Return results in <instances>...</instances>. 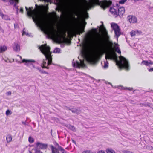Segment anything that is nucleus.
Listing matches in <instances>:
<instances>
[{
  "instance_id": "1",
  "label": "nucleus",
  "mask_w": 153,
  "mask_h": 153,
  "mask_svg": "<svg viewBox=\"0 0 153 153\" xmlns=\"http://www.w3.org/2000/svg\"><path fill=\"white\" fill-rule=\"evenodd\" d=\"M28 16L33 17V21L36 22L38 25L41 29L45 31L46 34L52 38L59 40L61 36L57 33L56 31L53 27H49L46 23L41 18L40 15L37 12L29 11L27 7H25Z\"/></svg>"
},
{
  "instance_id": "2",
  "label": "nucleus",
  "mask_w": 153,
  "mask_h": 153,
  "mask_svg": "<svg viewBox=\"0 0 153 153\" xmlns=\"http://www.w3.org/2000/svg\"><path fill=\"white\" fill-rule=\"evenodd\" d=\"M101 22L102 23L101 27L103 37L98 41L92 40V42L93 45L97 46L99 49L104 51L107 48H112L113 44L112 42L109 40L110 37L106 29L103 26V22Z\"/></svg>"
},
{
  "instance_id": "3",
  "label": "nucleus",
  "mask_w": 153,
  "mask_h": 153,
  "mask_svg": "<svg viewBox=\"0 0 153 153\" xmlns=\"http://www.w3.org/2000/svg\"><path fill=\"white\" fill-rule=\"evenodd\" d=\"M81 57L83 59H80V62L75 61L74 59L72 61V65L74 67L80 68V67H84L85 66L84 63V59H87L88 60L92 63H95L97 59L99 54L98 52L95 51H93L88 55L87 52L85 51L82 50L80 52Z\"/></svg>"
},
{
  "instance_id": "4",
  "label": "nucleus",
  "mask_w": 153,
  "mask_h": 153,
  "mask_svg": "<svg viewBox=\"0 0 153 153\" xmlns=\"http://www.w3.org/2000/svg\"><path fill=\"white\" fill-rule=\"evenodd\" d=\"M105 58L107 59L113 60L117 62L120 68H125L128 70L129 69V65L128 61L126 59L122 56L119 57L120 60H117V57L116 53L113 51H110L106 54Z\"/></svg>"
},
{
  "instance_id": "5",
  "label": "nucleus",
  "mask_w": 153,
  "mask_h": 153,
  "mask_svg": "<svg viewBox=\"0 0 153 153\" xmlns=\"http://www.w3.org/2000/svg\"><path fill=\"white\" fill-rule=\"evenodd\" d=\"M39 49L41 52L45 56L46 61L47 60L48 61V62L47 63L44 59L42 67L43 68L49 69V68L47 67V66L52 64V56L51 55V53L50 51V48L49 47L47 46L46 44H45L40 46Z\"/></svg>"
},
{
  "instance_id": "6",
  "label": "nucleus",
  "mask_w": 153,
  "mask_h": 153,
  "mask_svg": "<svg viewBox=\"0 0 153 153\" xmlns=\"http://www.w3.org/2000/svg\"><path fill=\"white\" fill-rule=\"evenodd\" d=\"M111 4L112 1L110 0H103L101 1H100L99 0H91V2L90 3L86 1L84 7L85 10H88L94 5H98L105 9L109 6Z\"/></svg>"
},
{
  "instance_id": "7",
  "label": "nucleus",
  "mask_w": 153,
  "mask_h": 153,
  "mask_svg": "<svg viewBox=\"0 0 153 153\" xmlns=\"http://www.w3.org/2000/svg\"><path fill=\"white\" fill-rule=\"evenodd\" d=\"M72 12L75 15L82 18L84 20L83 22L85 23L84 26H85L86 23L85 22V19H87L88 17V13L87 12L85 11L83 13H81L78 11H74Z\"/></svg>"
},
{
  "instance_id": "8",
  "label": "nucleus",
  "mask_w": 153,
  "mask_h": 153,
  "mask_svg": "<svg viewBox=\"0 0 153 153\" xmlns=\"http://www.w3.org/2000/svg\"><path fill=\"white\" fill-rule=\"evenodd\" d=\"M111 26L114 31L115 36L118 38L121 34V32L119 26L117 24L114 23H111Z\"/></svg>"
},
{
  "instance_id": "9",
  "label": "nucleus",
  "mask_w": 153,
  "mask_h": 153,
  "mask_svg": "<svg viewBox=\"0 0 153 153\" xmlns=\"http://www.w3.org/2000/svg\"><path fill=\"white\" fill-rule=\"evenodd\" d=\"M13 48L14 51L16 52L19 51L20 50V44L19 42H14L13 45Z\"/></svg>"
},
{
  "instance_id": "10",
  "label": "nucleus",
  "mask_w": 153,
  "mask_h": 153,
  "mask_svg": "<svg viewBox=\"0 0 153 153\" xmlns=\"http://www.w3.org/2000/svg\"><path fill=\"white\" fill-rule=\"evenodd\" d=\"M68 110L71 111L74 113L79 114L81 112V110L79 108H68Z\"/></svg>"
},
{
  "instance_id": "11",
  "label": "nucleus",
  "mask_w": 153,
  "mask_h": 153,
  "mask_svg": "<svg viewBox=\"0 0 153 153\" xmlns=\"http://www.w3.org/2000/svg\"><path fill=\"white\" fill-rule=\"evenodd\" d=\"M128 20L131 23H134L137 22V19L134 16H129L128 17Z\"/></svg>"
},
{
  "instance_id": "12",
  "label": "nucleus",
  "mask_w": 153,
  "mask_h": 153,
  "mask_svg": "<svg viewBox=\"0 0 153 153\" xmlns=\"http://www.w3.org/2000/svg\"><path fill=\"white\" fill-rule=\"evenodd\" d=\"M36 145L38 147L42 149H46L47 147V144L42 143L39 142H37Z\"/></svg>"
},
{
  "instance_id": "13",
  "label": "nucleus",
  "mask_w": 153,
  "mask_h": 153,
  "mask_svg": "<svg viewBox=\"0 0 153 153\" xmlns=\"http://www.w3.org/2000/svg\"><path fill=\"white\" fill-rule=\"evenodd\" d=\"M124 8L123 7H120L118 9L117 15L118 14L119 16H121L124 13Z\"/></svg>"
},
{
  "instance_id": "14",
  "label": "nucleus",
  "mask_w": 153,
  "mask_h": 153,
  "mask_svg": "<svg viewBox=\"0 0 153 153\" xmlns=\"http://www.w3.org/2000/svg\"><path fill=\"white\" fill-rule=\"evenodd\" d=\"M153 64V62L150 60H143L141 63V65L143 64L146 66H149L150 65H152Z\"/></svg>"
},
{
  "instance_id": "15",
  "label": "nucleus",
  "mask_w": 153,
  "mask_h": 153,
  "mask_svg": "<svg viewBox=\"0 0 153 153\" xmlns=\"http://www.w3.org/2000/svg\"><path fill=\"white\" fill-rule=\"evenodd\" d=\"M109 11L113 15L115 16H117V10L115 9L114 7H110L109 9Z\"/></svg>"
},
{
  "instance_id": "16",
  "label": "nucleus",
  "mask_w": 153,
  "mask_h": 153,
  "mask_svg": "<svg viewBox=\"0 0 153 153\" xmlns=\"http://www.w3.org/2000/svg\"><path fill=\"white\" fill-rule=\"evenodd\" d=\"M50 148L52 151V153H59V149H57L52 145L50 146Z\"/></svg>"
},
{
  "instance_id": "17",
  "label": "nucleus",
  "mask_w": 153,
  "mask_h": 153,
  "mask_svg": "<svg viewBox=\"0 0 153 153\" xmlns=\"http://www.w3.org/2000/svg\"><path fill=\"white\" fill-rule=\"evenodd\" d=\"M114 47L116 51L118 53L120 54L121 52L119 48V45H118V44L115 43H114Z\"/></svg>"
},
{
  "instance_id": "18",
  "label": "nucleus",
  "mask_w": 153,
  "mask_h": 153,
  "mask_svg": "<svg viewBox=\"0 0 153 153\" xmlns=\"http://www.w3.org/2000/svg\"><path fill=\"white\" fill-rule=\"evenodd\" d=\"M35 62V61L34 60H32V59H23L22 60V61L21 62H20V63H24L25 62H26V63H30V62Z\"/></svg>"
},
{
  "instance_id": "19",
  "label": "nucleus",
  "mask_w": 153,
  "mask_h": 153,
  "mask_svg": "<svg viewBox=\"0 0 153 153\" xmlns=\"http://www.w3.org/2000/svg\"><path fill=\"white\" fill-rule=\"evenodd\" d=\"M56 145L58 146V149L59 151V153H67L66 151L61 146H59L57 143H56Z\"/></svg>"
},
{
  "instance_id": "20",
  "label": "nucleus",
  "mask_w": 153,
  "mask_h": 153,
  "mask_svg": "<svg viewBox=\"0 0 153 153\" xmlns=\"http://www.w3.org/2000/svg\"><path fill=\"white\" fill-rule=\"evenodd\" d=\"M6 139L7 142L9 143L12 141V136L8 134L7 136Z\"/></svg>"
},
{
  "instance_id": "21",
  "label": "nucleus",
  "mask_w": 153,
  "mask_h": 153,
  "mask_svg": "<svg viewBox=\"0 0 153 153\" xmlns=\"http://www.w3.org/2000/svg\"><path fill=\"white\" fill-rule=\"evenodd\" d=\"M7 48L6 46H1L0 47V53L5 51L7 50Z\"/></svg>"
},
{
  "instance_id": "22",
  "label": "nucleus",
  "mask_w": 153,
  "mask_h": 153,
  "mask_svg": "<svg viewBox=\"0 0 153 153\" xmlns=\"http://www.w3.org/2000/svg\"><path fill=\"white\" fill-rule=\"evenodd\" d=\"M68 128L70 130H72L73 131L75 132L76 131V129L73 126L69 125L68 126Z\"/></svg>"
},
{
  "instance_id": "23",
  "label": "nucleus",
  "mask_w": 153,
  "mask_h": 153,
  "mask_svg": "<svg viewBox=\"0 0 153 153\" xmlns=\"http://www.w3.org/2000/svg\"><path fill=\"white\" fill-rule=\"evenodd\" d=\"M108 62L107 61H106V62H104V65L103 66V68L104 69H106L108 67Z\"/></svg>"
},
{
  "instance_id": "24",
  "label": "nucleus",
  "mask_w": 153,
  "mask_h": 153,
  "mask_svg": "<svg viewBox=\"0 0 153 153\" xmlns=\"http://www.w3.org/2000/svg\"><path fill=\"white\" fill-rule=\"evenodd\" d=\"M107 153H115V151L111 149H109L106 150Z\"/></svg>"
},
{
  "instance_id": "25",
  "label": "nucleus",
  "mask_w": 153,
  "mask_h": 153,
  "mask_svg": "<svg viewBox=\"0 0 153 153\" xmlns=\"http://www.w3.org/2000/svg\"><path fill=\"white\" fill-rule=\"evenodd\" d=\"M130 34L131 37L135 36L136 34V30H132L130 32Z\"/></svg>"
},
{
  "instance_id": "26",
  "label": "nucleus",
  "mask_w": 153,
  "mask_h": 153,
  "mask_svg": "<svg viewBox=\"0 0 153 153\" xmlns=\"http://www.w3.org/2000/svg\"><path fill=\"white\" fill-rule=\"evenodd\" d=\"M84 32V28H81L77 31V33L79 35H80L81 33H82L83 32Z\"/></svg>"
},
{
  "instance_id": "27",
  "label": "nucleus",
  "mask_w": 153,
  "mask_h": 153,
  "mask_svg": "<svg viewBox=\"0 0 153 153\" xmlns=\"http://www.w3.org/2000/svg\"><path fill=\"white\" fill-rule=\"evenodd\" d=\"M1 16H2V18L4 19L7 20L10 19H9V17L7 15L2 14Z\"/></svg>"
},
{
  "instance_id": "28",
  "label": "nucleus",
  "mask_w": 153,
  "mask_h": 153,
  "mask_svg": "<svg viewBox=\"0 0 153 153\" xmlns=\"http://www.w3.org/2000/svg\"><path fill=\"white\" fill-rule=\"evenodd\" d=\"M34 139L32 137H29L28 139L29 142L30 143H32L34 142Z\"/></svg>"
},
{
  "instance_id": "29",
  "label": "nucleus",
  "mask_w": 153,
  "mask_h": 153,
  "mask_svg": "<svg viewBox=\"0 0 153 153\" xmlns=\"http://www.w3.org/2000/svg\"><path fill=\"white\" fill-rule=\"evenodd\" d=\"M12 113L11 111L9 109L7 110L6 112V114L7 116L11 115Z\"/></svg>"
},
{
  "instance_id": "30",
  "label": "nucleus",
  "mask_w": 153,
  "mask_h": 153,
  "mask_svg": "<svg viewBox=\"0 0 153 153\" xmlns=\"http://www.w3.org/2000/svg\"><path fill=\"white\" fill-rule=\"evenodd\" d=\"M53 52L55 53H60V49L59 48H56L55 49Z\"/></svg>"
},
{
  "instance_id": "31",
  "label": "nucleus",
  "mask_w": 153,
  "mask_h": 153,
  "mask_svg": "<svg viewBox=\"0 0 153 153\" xmlns=\"http://www.w3.org/2000/svg\"><path fill=\"white\" fill-rule=\"evenodd\" d=\"M118 88L119 89H120L121 90H123V89L126 90L127 89V87H124L122 85H120V86H119Z\"/></svg>"
},
{
  "instance_id": "32",
  "label": "nucleus",
  "mask_w": 153,
  "mask_h": 153,
  "mask_svg": "<svg viewBox=\"0 0 153 153\" xmlns=\"http://www.w3.org/2000/svg\"><path fill=\"white\" fill-rule=\"evenodd\" d=\"M127 0H120L119 2V4H124L126 1Z\"/></svg>"
},
{
  "instance_id": "33",
  "label": "nucleus",
  "mask_w": 153,
  "mask_h": 153,
  "mask_svg": "<svg viewBox=\"0 0 153 153\" xmlns=\"http://www.w3.org/2000/svg\"><path fill=\"white\" fill-rule=\"evenodd\" d=\"M10 1L11 3H13L14 2H16L15 4V6H16V2H17L18 0H10Z\"/></svg>"
},
{
  "instance_id": "34",
  "label": "nucleus",
  "mask_w": 153,
  "mask_h": 153,
  "mask_svg": "<svg viewBox=\"0 0 153 153\" xmlns=\"http://www.w3.org/2000/svg\"><path fill=\"white\" fill-rule=\"evenodd\" d=\"M136 34L140 35L142 33V32L141 31H139L137 30H136Z\"/></svg>"
},
{
  "instance_id": "35",
  "label": "nucleus",
  "mask_w": 153,
  "mask_h": 153,
  "mask_svg": "<svg viewBox=\"0 0 153 153\" xmlns=\"http://www.w3.org/2000/svg\"><path fill=\"white\" fill-rule=\"evenodd\" d=\"M36 68L41 73H42V70L41 68L39 67H36Z\"/></svg>"
},
{
  "instance_id": "36",
  "label": "nucleus",
  "mask_w": 153,
  "mask_h": 153,
  "mask_svg": "<svg viewBox=\"0 0 153 153\" xmlns=\"http://www.w3.org/2000/svg\"><path fill=\"white\" fill-rule=\"evenodd\" d=\"M126 90H128L129 91H132L133 90V88H127Z\"/></svg>"
},
{
  "instance_id": "37",
  "label": "nucleus",
  "mask_w": 153,
  "mask_h": 153,
  "mask_svg": "<svg viewBox=\"0 0 153 153\" xmlns=\"http://www.w3.org/2000/svg\"><path fill=\"white\" fill-rule=\"evenodd\" d=\"M97 153H105V151L103 150H101L99 151Z\"/></svg>"
},
{
  "instance_id": "38",
  "label": "nucleus",
  "mask_w": 153,
  "mask_h": 153,
  "mask_svg": "<svg viewBox=\"0 0 153 153\" xmlns=\"http://www.w3.org/2000/svg\"><path fill=\"white\" fill-rule=\"evenodd\" d=\"M43 73V74H48V73L45 71H42V73Z\"/></svg>"
},
{
  "instance_id": "39",
  "label": "nucleus",
  "mask_w": 153,
  "mask_h": 153,
  "mask_svg": "<svg viewBox=\"0 0 153 153\" xmlns=\"http://www.w3.org/2000/svg\"><path fill=\"white\" fill-rule=\"evenodd\" d=\"M25 34L26 35H28V34L26 32H25L24 31H23V33H22V35H24Z\"/></svg>"
},
{
  "instance_id": "40",
  "label": "nucleus",
  "mask_w": 153,
  "mask_h": 153,
  "mask_svg": "<svg viewBox=\"0 0 153 153\" xmlns=\"http://www.w3.org/2000/svg\"><path fill=\"white\" fill-rule=\"evenodd\" d=\"M149 71L150 72L153 71V68H152L149 69Z\"/></svg>"
},
{
  "instance_id": "41",
  "label": "nucleus",
  "mask_w": 153,
  "mask_h": 153,
  "mask_svg": "<svg viewBox=\"0 0 153 153\" xmlns=\"http://www.w3.org/2000/svg\"><path fill=\"white\" fill-rule=\"evenodd\" d=\"M23 9L22 8V7H21V8H20V12L22 13L23 12Z\"/></svg>"
},
{
  "instance_id": "42",
  "label": "nucleus",
  "mask_w": 153,
  "mask_h": 153,
  "mask_svg": "<svg viewBox=\"0 0 153 153\" xmlns=\"http://www.w3.org/2000/svg\"><path fill=\"white\" fill-rule=\"evenodd\" d=\"M7 94L8 95H10L11 94V92L10 91H8L7 92Z\"/></svg>"
},
{
  "instance_id": "43",
  "label": "nucleus",
  "mask_w": 153,
  "mask_h": 153,
  "mask_svg": "<svg viewBox=\"0 0 153 153\" xmlns=\"http://www.w3.org/2000/svg\"><path fill=\"white\" fill-rule=\"evenodd\" d=\"M36 153H42V152H40V151H39V150H37V151H36Z\"/></svg>"
},
{
  "instance_id": "44",
  "label": "nucleus",
  "mask_w": 153,
  "mask_h": 153,
  "mask_svg": "<svg viewBox=\"0 0 153 153\" xmlns=\"http://www.w3.org/2000/svg\"><path fill=\"white\" fill-rule=\"evenodd\" d=\"M22 123L23 124H24V125H25L26 124V123H25V122H22Z\"/></svg>"
},
{
  "instance_id": "45",
  "label": "nucleus",
  "mask_w": 153,
  "mask_h": 153,
  "mask_svg": "<svg viewBox=\"0 0 153 153\" xmlns=\"http://www.w3.org/2000/svg\"><path fill=\"white\" fill-rule=\"evenodd\" d=\"M114 87L115 88H119V86H114Z\"/></svg>"
},
{
  "instance_id": "46",
  "label": "nucleus",
  "mask_w": 153,
  "mask_h": 153,
  "mask_svg": "<svg viewBox=\"0 0 153 153\" xmlns=\"http://www.w3.org/2000/svg\"><path fill=\"white\" fill-rule=\"evenodd\" d=\"M78 0H72V1H74V2H75V1H77Z\"/></svg>"
},
{
  "instance_id": "47",
  "label": "nucleus",
  "mask_w": 153,
  "mask_h": 153,
  "mask_svg": "<svg viewBox=\"0 0 153 153\" xmlns=\"http://www.w3.org/2000/svg\"><path fill=\"white\" fill-rule=\"evenodd\" d=\"M150 149H153V147L151 146L150 147Z\"/></svg>"
},
{
  "instance_id": "48",
  "label": "nucleus",
  "mask_w": 153,
  "mask_h": 153,
  "mask_svg": "<svg viewBox=\"0 0 153 153\" xmlns=\"http://www.w3.org/2000/svg\"><path fill=\"white\" fill-rule=\"evenodd\" d=\"M33 67L34 68H36L35 67V66L34 65H33Z\"/></svg>"
},
{
  "instance_id": "49",
  "label": "nucleus",
  "mask_w": 153,
  "mask_h": 153,
  "mask_svg": "<svg viewBox=\"0 0 153 153\" xmlns=\"http://www.w3.org/2000/svg\"><path fill=\"white\" fill-rule=\"evenodd\" d=\"M4 60L5 62H8V61L7 60H5L4 59Z\"/></svg>"
},
{
  "instance_id": "50",
  "label": "nucleus",
  "mask_w": 153,
  "mask_h": 153,
  "mask_svg": "<svg viewBox=\"0 0 153 153\" xmlns=\"http://www.w3.org/2000/svg\"><path fill=\"white\" fill-rule=\"evenodd\" d=\"M108 84L111 85L112 86V87H113V86L112 85V84L111 83L109 82L108 83Z\"/></svg>"
},
{
  "instance_id": "51",
  "label": "nucleus",
  "mask_w": 153,
  "mask_h": 153,
  "mask_svg": "<svg viewBox=\"0 0 153 153\" xmlns=\"http://www.w3.org/2000/svg\"><path fill=\"white\" fill-rule=\"evenodd\" d=\"M72 141H73V143H75V141H74V140H72Z\"/></svg>"
},
{
  "instance_id": "52",
  "label": "nucleus",
  "mask_w": 153,
  "mask_h": 153,
  "mask_svg": "<svg viewBox=\"0 0 153 153\" xmlns=\"http://www.w3.org/2000/svg\"><path fill=\"white\" fill-rule=\"evenodd\" d=\"M45 1H49V0H44Z\"/></svg>"
},
{
  "instance_id": "53",
  "label": "nucleus",
  "mask_w": 153,
  "mask_h": 153,
  "mask_svg": "<svg viewBox=\"0 0 153 153\" xmlns=\"http://www.w3.org/2000/svg\"><path fill=\"white\" fill-rule=\"evenodd\" d=\"M19 57L20 58L22 59V57L21 56H19Z\"/></svg>"
},
{
  "instance_id": "54",
  "label": "nucleus",
  "mask_w": 153,
  "mask_h": 153,
  "mask_svg": "<svg viewBox=\"0 0 153 153\" xmlns=\"http://www.w3.org/2000/svg\"><path fill=\"white\" fill-rule=\"evenodd\" d=\"M17 56H19H19H20V55H17Z\"/></svg>"
}]
</instances>
